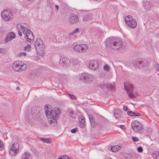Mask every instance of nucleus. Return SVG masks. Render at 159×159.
<instances>
[{
  "label": "nucleus",
  "instance_id": "nucleus-1",
  "mask_svg": "<svg viewBox=\"0 0 159 159\" xmlns=\"http://www.w3.org/2000/svg\"><path fill=\"white\" fill-rule=\"evenodd\" d=\"M45 114L48 118V121L52 126H56L57 124V120L58 119L59 114L60 113L61 110L57 107L54 108V111L46 109Z\"/></svg>",
  "mask_w": 159,
  "mask_h": 159
},
{
  "label": "nucleus",
  "instance_id": "nucleus-2",
  "mask_svg": "<svg viewBox=\"0 0 159 159\" xmlns=\"http://www.w3.org/2000/svg\"><path fill=\"white\" fill-rule=\"evenodd\" d=\"M109 45L110 48L113 49L118 50L122 46V41L120 39L112 38L110 40Z\"/></svg>",
  "mask_w": 159,
  "mask_h": 159
},
{
  "label": "nucleus",
  "instance_id": "nucleus-3",
  "mask_svg": "<svg viewBox=\"0 0 159 159\" xmlns=\"http://www.w3.org/2000/svg\"><path fill=\"white\" fill-rule=\"evenodd\" d=\"M79 79L84 83L89 84L93 81V75L92 74L85 73L80 74Z\"/></svg>",
  "mask_w": 159,
  "mask_h": 159
},
{
  "label": "nucleus",
  "instance_id": "nucleus-4",
  "mask_svg": "<svg viewBox=\"0 0 159 159\" xmlns=\"http://www.w3.org/2000/svg\"><path fill=\"white\" fill-rule=\"evenodd\" d=\"M125 89L128 94V96L131 98H136L137 95V93L134 92V86L131 83L129 82H127L124 83Z\"/></svg>",
  "mask_w": 159,
  "mask_h": 159
},
{
  "label": "nucleus",
  "instance_id": "nucleus-5",
  "mask_svg": "<svg viewBox=\"0 0 159 159\" xmlns=\"http://www.w3.org/2000/svg\"><path fill=\"white\" fill-rule=\"evenodd\" d=\"M12 68L16 71H21L25 70L27 68L26 64H24L21 61H16L12 65Z\"/></svg>",
  "mask_w": 159,
  "mask_h": 159
},
{
  "label": "nucleus",
  "instance_id": "nucleus-6",
  "mask_svg": "<svg viewBox=\"0 0 159 159\" xmlns=\"http://www.w3.org/2000/svg\"><path fill=\"white\" fill-rule=\"evenodd\" d=\"M34 46L37 52L40 54L43 53L45 47V44L40 38L37 39L34 42Z\"/></svg>",
  "mask_w": 159,
  "mask_h": 159
},
{
  "label": "nucleus",
  "instance_id": "nucleus-7",
  "mask_svg": "<svg viewBox=\"0 0 159 159\" xmlns=\"http://www.w3.org/2000/svg\"><path fill=\"white\" fill-rule=\"evenodd\" d=\"M131 127L134 131L139 133L143 132V128L142 124L137 120H134L131 123Z\"/></svg>",
  "mask_w": 159,
  "mask_h": 159
},
{
  "label": "nucleus",
  "instance_id": "nucleus-8",
  "mask_svg": "<svg viewBox=\"0 0 159 159\" xmlns=\"http://www.w3.org/2000/svg\"><path fill=\"white\" fill-rule=\"evenodd\" d=\"M125 20L126 24L130 28H134L137 26L136 20L133 18L132 16L130 15L125 17Z\"/></svg>",
  "mask_w": 159,
  "mask_h": 159
},
{
  "label": "nucleus",
  "instance_id": "nucleus-9",
  "mask_svg": "<svg viewBox=\"0 0 159 159\" xmlns=\"http://www.w3.org/2000/svg\"><path fill=\"white\" fill-rule=\"evenodd\" d=\"M89 47L86 44L76 45L74 47V49L76 52L80 53H84L89 49Z\"/></svg>",
  "mask_w": 159,
  "mask_h": 159
},
{
  "label": "nucleus",
  "instance_id": "nucleus-10",
  "mask_svg": "<svg viewBox=\"0 0 159 159\" xmlns=\"http://www.w3.org/2000/svg\"><path fill=\"white\" fill-rule=\"evenodd\" d=\"M25 30L23 32V34L26 36L25 38L27 41L29 42H32L34 40V37L32 32H31L29 27L28 28H25Z\"/></svg>",
  "mask_w": 159,
  "mask_h": 159
},
{
  "label": "nucleus",
  "instance_id": "nucleus-11",
  "mask_svg": "<svg viewBox=\"0 0 159 159\" xmlns=\"http://www.w3.org/2000/svg\"><path fill=\"white\" fill-rule=\"evenodd\" d=\"M1 16L3 19L6 21L11 20L13 17L12 13L7 10L2 11Z\"/></svg>",
  "mask_w": 159,
  "mask_h": 159
},
{
  "label": "nucleus",
  "instance_id": "nucleus-12",
  "mask_svg": "<svg viewBox=\"0 0 159 159\" xmlns=\"http://www.w3.org/2000/svg\"><path fill=\"white\" fill-rule=\"evenodd\" d=\"M19 145L17 142L14 143L9 151V153L12 156L16 155L18 152Z\"/></svg>",
  "mask_w": 159,
  "mask_h": 159
},
{
  "label": "nucleus",
  "instance_id": "nucleus-13",
  "mask_svg": "<svg viewBox=\"0 0 159 159\" xmlns=\"http://www.w3.org/2000/svg\"><path fill=\"white\" fill-rule=\"evenodd\" d=\"M31 114L33 118L36 120L39 119L40 116L39 108L36 107H33L31 110Z\"/></svg>",
  "mask_w": 159,
  "mask_h": 159
},
{
  "label": "nucleus",
  "instance_id": "nucleus-14",
  "mask_svg": "<svg viewBox=\"0 0 159 159\" xmlns=\"http://www.w3.org/2000/svg\"><path fill=\"white\" fill-rule=\"evenodd\" d=\"M69 22L72 24H74L77 22L79 20L78 16L75 14L71 13L69 18Z\"/></svg>",
  "mask_w": 159,
  "mask_h": 159
},
{
  "label": "nucleus",
  "instance_id": "nucleus-15",
  "mask_svg": "<svg viewBox=\"0 0 159 159\" xmlns=\"http://www.w3.org/2000/svg\"><path fill=\"white\" fill-rule=\"evenodd\" d=\"M98 62L96 60H92L89 64V69L93 70H96L98 68Z\"/></svg>",
  "mask_w": 159,
  "mask_h": 159
},
{
  "label": "nucleus",
  "instance_id": "nucleus-16",
  "mask_svg": "<svg viewBox=\"0 0 159 159\" xmlns=\"http://www.w3.org/2000/svg\"><path fill=\"white\" fill-rule=\"evenodd\" d=\"M70 63L69 60L66 57H63L60 59L59 61V65L62 66H65L68 65Z\"/></svg>",
  "mask_w": 159,
  "mask_h": 159
},
{
  "label": "nucleus",
  "instance_id": "nucleus-17",
  "mask_svg": "<svg viewBox=\"0 0 159 159\" xmlns=\"http://www.w3.org/2000/svg\"><path fill=\"white\" fill-rule=\"evenodd\" d=\"M89 118L91 126L93 128L96 127L97 125L95 122L93 116L92 114H89Z\"/></svg>",
  "mask_w": 159,
  "mask_h": 159
},
{
  "label": "nucleus",
  "instance_id": "nucleus-18",
  "mask_svg": "<svg viewBox=\"0 0 159 159\" xmlns=\"http://www.w3.org/2000/svg\"><path fill=\"white\" fill-rule=\"evenodd\" d=\"M15 37V34L13 32H11L8 34L5 38L6 42H7L14 39Z\"/></svg>",
  "mask_w": 159,
  "mask_h": 159
},
{
  "label": "nucleus",
  "instance_id": "nucleus-19",
  "mask_svg": "<svg viewBox=\"0 0 159 159\" xmlns=\"http://www.w3.org/2000/svg\"><path fill=\"white\" fill-rule=\"evenodd\" d=\"M93 18V14L92 13H89L85 15L83 18L84 22L89 21L91 20Z\"/></svg>",
  "mask_w": 159,
  "mask_h": 159
},
{
  "label": "nucleus",
  "instance_id": "nucleus-20",
  "mask_svg": "<svg viewBox=\"0 0 159 159\" xmlns=\"http://www.w3.org/2000/svg\"><path fill=\"white\" fill-rule=\"evenodd\" d=\"M29 27V25L25 24H23L22 25H21L20 24H18L17 25V29L18 30H22L23 31V33L24 30H25V28H28Z\"/></svg>",
  "mask_w": 159,
  "mask_h": 159
},
{
  "label": "nucleus",
  "instance_id": "nucleus-21",
  "mask_svg": "<svg viewBox=\"0 0 159 159\" xmlns=\"http://www.w3.org/2000/svg\"><path fill=\"white\" fill-rule=\"evenodd\" d=\"M70 63L73 65H79L80 62L79 60L76 58H73L70 59Z\"/></svg>",
  "mask_w": 159,
  "mask_h": 159
},
{
  "label": "nucleus",
  "instance_id": "nucleus-22",
  "mask_svg": "<svg viewBox=\"0 0 159 159\" xmlns=\"http://www.w3.org/2000/svg\"><path fill=\"white\" fill-rule=\"evenodd\" d=\"M22 159H32L30 153L25 152L22 156Z\"/></svg>",
  "mask_w": 159,
  "mask_h": 159
},
{
  "label": "nucleus",
  "instance_id": "nucleus-23",
  "mask_svg": "<svg viewBox=\"0 0 159 159\" xmlns=\"http://www.w3.org/2000/svg\"><path fill=\"white\" fill-rule=\"evenodd\" d=\"M114 114L116 118H119L121 116V111L119 109H115L114 111Z\"/></svg>",
  "mask_w": 159,
  "mask_h": 159
},
{
  "label": "nucleus",
  "instance_id": "nucleus-24",
  "mask_svg": "<svg viewBox=\"0 0 159 159\" xmlns=\"http://www.w3.org/2000/svg\"><path fill=\"white\" fill-rule=\"evenodd\" d=\"M115 85L114 84H109L107 83L105 88H106L108 90H110L112 91H114Z\"/></svg>",
  "mask_w": 159,
  "mask_h": 159
},
{
  "label": "nucleus",
  "instance_id": "nucleus-25",
  "mask_svg": "<svg viewBox=\"0 0 159 159\" xmlns=\"http://www.w3.org/2000/svg\"><path fill=\"white\" fill-rule=\"evenodd\" d=\"M140 60H139L138 59H135L133 61V65L136 67L138 68L140 67Z\"/></svg>",
  "mask_w": 159,
  "mask_h": 159
},
{
  "label": "nucleus",
  "instance_id": "nucleus-26",
  "mask_svg": "<svg viewBox=\"0 0 159 159\" xmlns=\"http://www.w3.org/2000/svg\"><path fill=\"white\" fill-rule=\"evenodd\" d=\"M140 66L146 67L148 65V61L145 59H142L140 60Z\"/></svg>",
  "mask_w": 159,
  "mask_h": 159
},
{
  "label": "nucleus",
  "instance_id": "nucleus-27",
  "mask_svg": "<svg viewBox=\"0 0 159 159\" xmlns=\"http://www.w3.org/2000/svg\"><path fill=\"white\" fill-rule=\"evenodd\" d=\"M121 148V147L118 145L114 146L111 148V151L113 152H116L119 150Z\"/></svg>",
  "mask_w": 159,
  "mask_h": 159
},
{
  "label": "nucleus",
  "instance_id": "nucleus-28",
  "mask_svg": "<svg viewBox=\"0 0 159 159\" xmlns=\"http://www.w3.org/2000/svg\"><path fill=\"white\" fill-rule=\"evenodd\" d=\"M143 4L145 9H148L151 7V3L149 1L144 2Z\"/></svg>",
  "mask_w": 159,
  "mask_h": 159
},
{
  "label": "nucleus",
  "instance_id": "nucleus-29",
  "mask_svg": "<svg viewBox=\"0 0 159 159\" xmlns=\"http://www.w3.org/2000/svg\"><path fill=\"white\" fill-rule=\"evenodd\" d=\"M40 139L44 142L47 143H49L51 142V140L50 139L46 138H40Z\"/></svg>",
  "mask_w": 159,
  "mask_h": 159
},
{
  "label": "nucleus",
  "instance_id": "nucleus-30",
  "mask_svg": "<svg viewBox=\"0 0 159 159\" xmlns=\"http://www.w3.org/2000/svg\"><path fill=\"white\" fill-rule=\"evenodd\" d=\"M106 84L104 83V82H100L97 84L98 87L103 89H105Z\"/></svg>",
  "mask_w": 159,
  "mask_h": 159
},
{
  "label": "nucleus",
  "instance_id": "nucleus-31",
  "mask_svg": "<svg viewBox=\"0 0 159 159\" xmlns=\"http://www.w3.org/2000/svg\"><path fill=\"white\" fill-rule=\"evenodd\" d=\"M153 158H156L159 157V152L158 151L154 152L152 153V155Z\"/></svg>",
  "mask_w": 159,
  "mask_h": 159
},
{
  "label": "nucleus",
  "instance_id": "nucleus-32",
  "mask_svg": "<svg viewBox=\"0 0 159 159\" xmlns=\"http://www.w3.org/2000/svg\"><path fill=\"white\" fill-rule=\"evenodd\" d=\"M79 30V29L78 28H76L70 34V35H73L74 34L77 33Z\"/></svg>",
  "mask_w": 159,
  "mask_h": 159
},
{
  "label": "nucleus",
  "instance_id": "nucleus-33",
  "mask_svg": "<svg viewBox=\"0 0 159 159\" xmlns=\"http://www.w3.org/2000/svg\"><path fill=\"white\" fill-rule=\"evenodd\" d=\"M31 47L30 45H28L24 47V50L25 51H29L31 49Z\"/></svg>",
  "mask_w": 159,
  "mask_h": 159
},
{
  "label": "nucleus",
  "instance_id": "nucleus-34",
  "mask_svg": "<svg viewBox=\"0 0 159 159\" xmlns=\"http://www.w3.org/2000/svg\"><path fill=\"white\" fill-rule=\"evenodd\" d=\"M127 113L129 116H134V115H135V112H133L132 111H128Z\"/></svg>",
  "mask_w": 159,
  "mask_h": 159
},
{
  "label": "nucleus",
  "instance_id": "nucleus-35",
  "mask_svg": "<svg viewBox=\"0 0 159 159\" xmlns=\"http://www.w3.org/2000/svg\"><path fill=\"white\" fill-rule=\"evenodd\" d=\"M79 126L82 128H84L85 127V125L84 123L80 122L78 123Z\"/></svg>",
  "mask_w": 159,
  "mask_h": 159
},
{
  "label": "nucleus",
  "instance_id": "nucleus-36",
  "mask_svg": "<svg viewBox=\"0 0 159 159\" xmlns=\"http://www.w3.org/2000/svg\"><path fill=\"white\" fill-rule=\"evenodd\" d=\"M26 54L25 52H21L18 54V56L19 57H22V56H25L26 55Z\"/></svg>",
  "mask_w": 159,
  "mask_h": 159
},
{
  "label": "nucleus",
  "instance_id": "nucleus-37",
  "mask_svg": "<svg viewBox=\"0 0 159 159\" xmlns=\"http://www.w3.org/2000/svg\"><path fill=\"white\" fill-rule=\"evenodd\" d=\"M103 68L105 70L108 71L109 70V67L108 65L106 64L104 66Z\"/></svg>",
  "mask_w": 159,
  "mask_h": 159
},
{
  "label": "nucleus",
  "instance_id": "nucleus-38",
  "mask_svg": "<svg viewBox=\"0 0 159 159\" xmlns=\"http://www.w3.org/2000/svg\"><path fill=\"white\" fill-rule=\"evenodd\" d=\"M78 131V128H76L71 130L70 131L72 133H75L76 132H77Z\"/></svg>",
  "mask_w": 159,
  "mask_h": 159
},
{
  "label": "nucleus",
  "instance_id": "nucleus-39",
  "mask_svg": "<svg viewBox=\"0 0 159 159\" xmlns=\"http://www.w3.org/2000/svg\"><path fill=\"white\" fill-rule=\"evenodd\" d=\"M68 95L70 97V98H72V99H76V97L74 96V95H73L72 94H71L70 93H68Z\"/></svg>",
  "mask_w": 159,
  "mask_h": 159
},
{
  "label": "nucleus",
  "instance_id": "nucleus-40",
  "mask_svg": "<svg viewBox=\"0 0 159 159\" xmlns=\"http://www.w3.org/2000/svg\"><path fill=\"white\" fill-rule=\"evenodd\" d=\"M3 147L2 142L0 140V150H1L3 149Z\"/></svg>",
  "mask_w": 159,
  "mask_h": 159
},
{
  "label": "nucleus",
  "instance_id": "nucleus-41",
  "mask_svg": "<svg viewBox=\"0 0 159 159\" xmlns=\"http://www.w3.org/2000/svg\"><path fill=\"white\" fill-rule=\"evenodd\" d=\"M80 118L81 119L80 122L84 123L85 122V120L84 118V117L82 116Z\"/></svg>",
  "mask_w": 159,
  "mask_h": 159
},
{
  "label": "nucleus",
  "instance_id": "nucleus-42",
  "mask_svg": "<svg viewBox=\"0 0 159 159\" xmlns=\"http://www.w3.org/2000/svg\"><path fill=\"white\" fill-rule=\"evenodd\" d=\"M132 139L134 142H138L139 141L138 139L136 137H132Z\"/></svg>",
  "mask_w": 159,
  "mask_h": 159
},
{
  "label": "nucleus",
  "instance_id": "nucleus-43",
  "mask_svg": "<svg viewBox=\"0 0 159 159\" xmlns=\"http://www.w3.org/2000/svg\"><path fill=\"white\" fill-rule=\"evenodd\" d=\"M137 150L138 151L140 152H141L143 151V148H142L141 147H138L137 148Z\"/></svg>",
  "mask_w": 159,
  "mask_h": 159
},
{
  "label": "nucleus",
  "instance_id": "nucleus-44",
  "mask_svg": "<svg viewBox=\"0 0 159 159\" xmlns=\"http://www.w3.org/2000/svg\"><path fill=\"white\" fill-rule=\"evenodd\" d=\"M155 68L157 71H159V65L158 64L156 65Z\"/></svg>",
  "mask_w": 159,
  "mask_h": 159
},
{
  "label": "nucleus",
  "instance_id": "nucleus-45",
  "mask_svg": "<svg viewBox=\"0 0 159 159\" xmlns=\"http://www.w3.org/2000/svg\"><path fill=\"white\" fill-rule=\"evenodd\" d=\"M63 159H70V158L67 156H65L62 157Z\"/></svg>",
  "mask_w": 159,
  "mask_h": 159
},
{
  "label": "nucleus",
  "instance_id": "nucleus-46",
  "mask_svg": "<svg viewBox=\"0 0 159 159\" xmlns=\"http://www.w3.org/2000/svg\"><path fill=\"white\" fill-rule=\"evenodd\" d=\"M5 52L4 49L3 48H0V53H3Z\"/></svg>",
  "mask_w": 159,
  "mask_h": 159
},
{
  "label": "nucleus",
  "instance_id": "nucleus-47",
  "mask_svg": "<svg viewBox=\"0 0 159 159\" xmlns=\"http://www.w3.org/2000/svg\"><path fill=\"white\" fill-rule=\"evenodd\" d=\"M49 105H45V111H46V110H47L46 109L49 110H50V109H48V106Z\"/></svg>",
  "mask_w": 159,
  "mask_h": 159
},
{
  "label": "nucleus",
  "instance_id": "nucleus-48",
  "mask_svg": "<svg viewBox=\"0 0 159 159\" xmlns=\"http://www.w3.org/2000/svg\"><path fill=\"white\" fill-rule=\"evenodd\" d=\"M123 110L126 111L128 110V108L127 107L124 106L123 107Z\"/></svg>",
  "mask_w": 159,
  "mask_h": 159
},
{
  "label": "nucleus",
  "instance_id": "nucleus-49",
  "mask_svg": "<svg viewBox=\"0 0 159 159\" xmlns=\"http://www.w3.org/2000/svg\"><path fill=\"white\" fill-rule=\"evenodd\" d=\"M120 127L122 129H125V127L124 125H120Z\"/></svg>",
  "mask_w": 159,
  "mask_h": 159
},
{
  "label": "nucleus",
  "instance_id": "nucleus-50",
  "mask_svg": "<svg viewBox=\"0 0 159 159\" xmlns=\"http://www.w3.org/2000/svg\"><path fill=\"white\" fill-rule=\"evenodd\" d=\"M141 115L139 113L135 112V115H134V116H140Z\"/></svg>",
  "mask_w": 159,
  "mask_h": 159
},
{
  "label": "nucleus",
  "instance_id": "nucleus-51",
  "mask_svg": "<svg viewBox=\"0 0 159 159\" xmlns=\"http://www.w3.org/2000/svg\"><path fill=\"white\" fill-rule=\"evenodd\" d=\"M18 35L20 36H21L22 35L21 30L18 31Z\"/></svg>",
  "mask_w": 159,
  "mask_h": 159
},
{
  "label": "nucleus",
  "instance_id": "nucleus-52",
  "mask_svg": "<svg viewBox=\"0 0 159 159\" xmlns=\"http://www.w3.org/2000/svg\"><path fill=\"white\" fill-rule=\"evenodd\" d=\"M55 7L57 9V11H58V8H59L58 6L57 5H56Z\"/></svg>",
  "mask_w": 159,
  "mask_h": 159
},
{
  "label": "nucleus",
  "instance_id": "nucleus-53",
  "mask_svg": "<svg viewBox=\"0 0 159 159\" xmlns=\"http://www.w3.org/2000/svg\"><path fill=\"white\" fill-rule=\"evenodd\" d=\"M73 114V113L72 112H69V114L70 115H72Z\"/></svg>",
  "mask_w": 159,
  "mask_h": 159
},
{
  "label": "nucleus",
  "instance_id": "nucleus-54",
  "mask_svg": "<svg viewBox=\"0 0 159 159\" xmlns=\"http://www.w3.org/2000/svg\"><path fill=\"white\" fill-rule=\"evenodd\" d=\"M16 89L17 90H19L20 89V88L19 87H17L16 88Z\"/></svg>",
  "mask_w": 159,
  "mask_h": 159
},
{
  "label": "nucleus",
  "instance_id": "nucleus-55",
  "mask_svg": "<svg viewBox=\"0 0 159 159\" xmlns=\"http://www.w3.org/2000/svg\"><path fill=\"white\" fill-rule=\"evenodd\" d=\"M28 1H29L31 2H33L34 0H28Z\"/></svg>",
  "mask_w": 159,
  "mask_h": 159
}]
</instances>
